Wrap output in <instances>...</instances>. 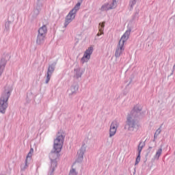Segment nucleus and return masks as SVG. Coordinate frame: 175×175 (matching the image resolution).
<instances>
[{
    "mask_svg": "<svg viewBox=\"0 0 175 175\" xmlns=\"http://www.w3.org/2000/svg\"><path fill=\"white\" fill-rule=\"evenodd\" d=\"M142 109L141 105H136L128 114L124 129L127 133H129V135L136 133L140 129V124L137 118H139L141 114L140 111H142Z\"/></svg>",
    "mask_w": 175,
    "mask_h": 175,
    "instance_id": "obj_1",
    "label": "nucleus"
},
{
    "mask_svg": "<svg viewBox=\"0 0 175 175\" xmlns=\"http://www.w3.org/2000/svg\"><path fill=\"white\" fill-rule=\"evenodd\" d=\"M13 86L12 85H6L0 97V113L5 114L8 109L9 98L12 95Z\"/></svg>",
    "mask_w": 175,
    "mask_h": 175,
    "instance_id": "obj_2",
    "label": "nucleus"
},
{
    "mask_svg": "<svg viewBox=\"0 0 175 175\" xmlns=\"http://www.w3.org/2000/svg\"><path fill=\"white\" fill-rule=\"evenodd\" d=\"M64 142H65V133L64 131L60 130L54 140L53 150L57 152H61L62 146H64Z\"/></svg>",
    "mask_w": 175,
    "mask_h": 175,
    "instance_id": "obj_3",
    "label": "nucleus"
},
{
    "mask_svg": "<svg viewBox=\"0 0 175 175\" xmlns=\"http://www.w3.org/2000/svg\"><path fill=\"white\" fill-rule=\"evenodd\" d=\"M135 25V21H130L128 24V29L124 32V33L122 36L120 40H119V44H123L125 46L126 42L129 39V36H131V32H132V28H133Z\"/></svg>",
    "mask_w": 175,
    "mask_h": 175,
    "instance_id": "obj_4",
    "label": "nucleus"
},
{
    "mask_svg": "<svg viewBox=\"0 0 175 175\" xmlns=\"http://www.w3.org/2000/svg\"><path fill=\"white\" fill-rule=\"evenodd\" d=\"M59 157V152H57V150H53L49 154V158L51 160V168H50L51 173H53L55 167H57V159H58Z\"/></svg>",
    "mask_w": 175,
    "mask_h": 175,
    "instance_id": "obj_5",
    "label": "nucleus"
},
{
    "mask_svg": "<svg viewBox=\"0 0 175 175\" xmlns=\"http://www.w3.org/2000/svg\"><path fill=\"white\" fill-rule=\"evenodd\" d=\"M92 53H94V47H88L83 53V57L81 59V64H87V62L91 59V55H92Z\"/></svg>",
    "mask_w": 175,
    "mask_h": 175,
    "instance_id": "obj_6",
    "label": "nucleus"
},
{
    "mask_svg": "<svg viewBox=\"0 0 175 175\" xmlns=\"http://www.w3.org/2000/svg\"><path fill=\"white\" fill-rule=\"evenodd\" d=\"M72 75L74 79L79 80V79H81L83 75H84V69L80 66H76L72 71Z\"/></svg>",
    "mask_w": 175,
    "mask_h": 175,
    "instance_id": "obj_7",
    "label": "nucleus"
},
{
    "mask_svg": "<svg viewBox=\"0 0 175 175\" xmlns=\"http://www.w3.org/2000/svg\"><path fill=\"white\" fill-rule=\"evenodd\" d=\"M118 126H120V122H118V121H112L109 127V137H113V136L117 133V129H118Z\"/></svg>",
    "mask_w": 175,
    "mask_h": 175,
    "instance_id": "obj_8",
    "label": "nucleus"
},
{
    "mask_svg": "<svg viewBox=\"0 0 175 175\" xmlns=\"http://www.w3.org/2000/svg\"><path fill=\"white\" fill-rule=\"evenodd\" d=\"M87 150V145L83 144L81 148L77 152V162H83V159H84V154H85V151Z\"/></svg>",
    "mask_w": 175,
    "mask_h": 175,
    "instance_id": "obj_9",
    "label": "nucleus"
},
{
    "mask_svg": "<svg viewBox=\"0 0 175 175\" xmlns=\"http://www.w3.org/2000/svg\"><path fill=\"white\" fill-rule=\"evenodd\" d=\"M75 18L76 14H74V12L70 11L65 18V21L64 23V28H66V27H68L70 25V23H71L75 20Z\"/></svg>",
    "mask_w": 175,
    "mask_h": 175,
    "instance_id": "obj_10",
    "label": "nucleus"
},
{
    "mask_svg": "<svg viewBox=\"0 0 175 175\" xmlns=\"http://www.w3.org/2000/svg\"><path fill=\"white\" fill-rule=\"evenodd\" d=\"M125 51V45L120 44L118 42L116 49L115 51V57L116 58H120Z\"/></svg>",
    "mask_w": 175,
    "mask_h": 175,
    "instance_id": "obj_11",
    "label": "nucleus"
},
{
    "mask_svg": "<svg viewBox=\"0 0 175 175\" xmlns=\"http://www.w3.org/2000/svg\"><path fill=\"white\" fill-rule=\"evenodd\" d=\"M79 91V85L77 83L72 85L67 91V94L70 98L75 96Z\"/></svg>",
    "mask_w": 175,
    "mask_h": 175,
    "instance_id": "obj_12",
    "label": "nucleus"
},
{
    "mask_svg": "<svg viewBox=\"0 0 175 175\" xmlns=\"http://www.w3.org/2000/svg\"><path fill=\"white\" fill-rule=\"evenodd\" d=\"M162 148H160L156 150V152L154 155L153 156L154 161H158L159 158L161 157V155H162Z\"/></svg>",
    "mask_w": 175,
    "mask_h": 175,
    "instance_id": "obj_13",
    "label": "nucleus"
},
{
    "mask_svg": "<svg viewBox=\"0 0 175 175\" xmlns=\"http://www.w3.org/2000/svg\"><path fill=\"white\" fill-rule=\"evenodd\" d=\"M46 33H47V27L46 25H42L38 29V35H41L42 36H46Z\"/></svg>",
    "mask_w": 175,
    "mask_h": 175,
    "instance_id": "obj_14",
    "label": "nucleus"
},
{
    "mask_svg": "<svg viewBox=\"0 0 175 175\" xmlns=\"http://www.w3.org/2000/svg\"><path fill=\"white\" fill-rule=\"evenodd\" d=\"M44 38H46L45 36H41L40 34H38L36 40L37 44H43V43H44Z\"/></svg>",
    "mask_w": 175,
    "mask_h": 175,
    "instance_id": "obj_15",
    "label": "nucleus"
},
{
    "mask_svg": "<svg viewBox=\"0 0 175 175\" xmlns=\"http://www.w3.org/2000/svg\"><path fill=\"white\" fill-rule=\"evenodd\" d=\"M55 70V66H54V65L49 66L48 68L46 75H49V76H53V73H54Z\"/></svg>",
    "mask_w": 175,
    "mask_h": 175,
    "instance_id": "obj_16",
    "label": "nucleus"
},
{
    "mask_svg": "<svg viewBox=\"0 0 175 175\" xmlns=\"http://www.w3.org/2000/svg\"><path fill=\"white\" fill-rule=\"evenodd\" d=\"M101 12H107V10H111L110 5L109 3H106L103 5L100 8Z\"/></svg>",
    "mask_w": 175,
    "mask_h": 175,
    "instance_id": "obj_17",
    "label": "nucleus"
},
{
    "mask_svg": "<svg viewBox=\"0 0 175 175\" xmlns=\"http://www.w3.org/2000/svg\"><path fill=\"white\" fill-rule=\"evenodd\" d=\"M80 6H81V3H77L75 5V6L72 8V10H70V12H72V13L76 14L77 13V11L80 10Z\"/></svg>",
    "mask_w": 175,
    "mask_h": 175,
    "instance_id": "obj_18",
    "label": "nucleus"
},
{
    "mask_svg": "<svg viewBox=\"0 0 175 175\" xmlns=\"http://www.w3.org/2000/svg\"><path fill=\"white\" fill-rule=\"evenodd\" d=\"M29 161H28V159H26L25 161V164H22L21 166V170L24 171L26 169H27L28 166H29Z\"/></svg>",
    "mask_w": 175,
    "mask_h": 175,
    "instance_id": "obj_19",
    "label": "nucleus"
},
{
    "mask_svg": "<svg viewBox=\"0 0 175 175\" xmlns=\"http://www.w3.org/2000/svg\"><path fill=\"white\" fill-rule=\"evenodd\" d=\"M146 146V144L143 142H139V144L137 148L138 154H142V150L143 148Z\"/></svg>",
    "mask_w": 175,
    "mask_h": 175,
    "instance_id": "obj_20",
    "label": "nucleus"
},
{
    "mask_svg": "<svg viewBox=\"0 0 175 175\" xmlns=\"http://www.w3.org/2000/svg\"><path fill=\"white\" fill-rule=\"evenodd\" d=\"M109 5L111 10L112 9H116V8H117V0H112V2L109 3Z\"/></svg>",
    "mask_w": 175,
    "mask_h": 175,
    "instance_id": "obj_21",
    "label": "nucleus"
},
{
    "mask_svg": "<svg viewBox=\"0 0 175 175\" xmlns=\"http://www.w3.org/2000/svg\"><path fill=\"white\" fill-rule=\"evenodd\" d=\"M33 154V148H31L26 157V159H27V161H31V158H32Z\"/></svg>",
    "mask_w": 175,
    "mask_h": 175,
    "instance_id": "obj_22",
    "label": "nucleus"
},
{
    "mask_svg": "<svg viewBox=\"0 0 175 175\" xmlns=\"http://www.w3.org/2000/svg\"><path fill=\"white\" fill-rule=\"evenodd\" d=\"M139 1L140 0H130L129 6H131V8H133L136 5V3Z\"/></svg>",
    "mask_w": 175,
    "mask_h": 175,
    "instance_id": "obj_23",
    "label": "nucleus"
},
{
    "mask_svg": "<svg viewBox=\"0 0 175 175\" xmlns=\"http://www.w3.org/2000/svg\"><path fill=\"white\" fill-rule=\"evenodd\" d=\"M98 29H99V32H100L101 33H103V29H105V22L99 24Z\"/></svg>",
    "mask_w": 175,
    "mask_h": 175,
    "instance_id": "obj_24",
    "label": "nucleus"
},
{
    "mask_svg": "<svg viewBox=\"0 0 175 175\" xmlns=\"http://www.w3.org/2000/svg\"><path fill=\"white\" fill-rule=\"evenodd\" d=\"M10 24H12V22H10V21H8L7 22H5V27L6 31H9L10 28Z\"/></svg>",
    "mask_w": 175,
    "mask_h": 175,
    "instance_id": "obj_25",
    "label": "nucleus"
},
{
    "mask_svg": "<svg viewBox=\"0 0 175 175\" xmlns=\"http://www.w3.org/2000/svg\"><path fill=\"white\" fill-rule=\"evenodd\" d=\"M5 68V62L0 63V76L2 75V72L3 71V68Z\"/></svg>",
    "mask_w": 175,
    "mask_h": 175,
    "instance_id": "obj_26",
    "label": "nucleus"
},
{
    "mask_svg": "<svg viewBox=\"0 0 175 175\" xmlns=\"http://www.w3.org/2000/svg\"><path fill=\"white\" fill-rule=\"evenodd\" d=\"M140 155H141V153H138V155H137V157L136 158V160H135V165H138L139 162H140V159H141Z\"/></svg>",
    "mask_w": 175,
    "mask_h": 175,
    "instance_id": "obj_27",
    "label": "nucleus"
},
{
    "mask_svg": "<svg viewBox=\"0 0 175 175\" xmlns=\"http://www.w3.org/2000/svg\"><path fill=\"white\" fill-rule=\"evenodd\" d=\"M68 175H77V172H76V170L75 168H72L70 170Z\"/></svg>",
    "mask_w": 175,
    "mask_h": 175,
    "instance_id": "obj_28",
    "label": "nucleus"
},
{
    "mask_svg": "<svg viewBox=\"0 0 175 175\" xmlns=\"http://www.w3.org/2000/svg\"><path fill=\"white\" fill-rule=\"evenodd\" d=\"M161 134V129H158L154 135V139H157L158 137V135Z\"/></svg>",
    "mask_w": 175,
    "mask_h": 175,
    "instance_id": "obj_29",
    "label": "nucleus"
},
{
    "mask_svg": "<svg viewBox=\"0 0 175 175\" xmlns=\"http://www.w3.org/2000/svg\"><path fill=\"white\" fill-rule=\"evenodd\" d=\"M51 79V75H49L48 74H46V78L45 80V84H49V83L50 82V79Z\"/></svg>",
    "mask_w": 175,
    "mask_h": 175,
    "instance_id": "obj_30",
    "label": "nucleus"
},
{
    "mask_svg": "<svg viewBox=\"0 0 175 175\" xmlns=\"http://www.w3.org/2000/svg\"><path fill=\"white\" fill-rule=\"evenodd\" d=\"M100 35H103V33H102L101 32L98 33L97 36H100Z\"/></svg>",
    "mask_w": 175,
    "mask_h": 175,
    "instance_id": "obj_31",
    "label": "nucleus"
},
{
    "mask_svg": "<svg viewBox=\"0 0 175 175\" xmlns=\"http://www.w3.org/2000/svg\"><path fill=\"white\" fill-rule=\"evenodd\" d=\"M150 148H152V147H150Z\"/></svg>",
    "mask_w": 175,
    "mask_h": 175,
    "instance_id": "obj_32",
    "label": "nucleus"
}]
</instances>
